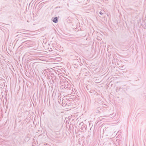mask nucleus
<instances>
[{
  "instance_id": "f03ea898",
  "label": "nucleus",
  "mask_w": 146,
  "mask_h": 146,
  "mask_svg": "<svg viewBox=\"0 0 146 146\" xmlns=\"http://www.w3.org/2000/svg\"><path fill=\"white\" fill-rule=\"evenodd\" d=\"M61 88L62 89L64 88L66 90H70L71 89V87L70 85L67 86L62 85L61 86Z\"/></svg>"
},
{
  "instance_id": "20e7f679",
  "label": "nucleus",
  "mask_w": 146,
  "mask_h": 146,
  "mask_svg": "<svg viewBox=\"0 0 146 146\" xmlns=\"http://www.w3.org/2000/svg\"><path fill=\"white\" fill-rule=\"evenodd\" d=\"M61 98V97H60V96H58V101L59 102V103L61 104V103H62V102L61 101V99L60 98Z\"/></svg>"
},
{
  "instance_id": "f257e3e1",
  "label": "nucleus",
  "mask_w": 146,
  "mask_h": 146,
  "mask_svg": "<svg viewBox=\"0 0 146 146\" xmlns=\"http://www.w3.org/2000/svg\"><path fill=\"white\" fill-rule=\"evenodd\" d=\"M50 121L52 123V125L53 127L56 128L58 127L59 120L57 117L54 116L53 118L51 119Z\"/></svg>"
},
{
  "instance_id": "39448f33",
  "label": "nucleus",
  "mask_w": 146,
  "mask_h": 146,
  "mask_svg": "<svg viewBox=\"0 0 146 146\" xmlns=\"http://www.w3.org/2000/svg\"><path fill=\"white\" fill-rule=\"evenodd\" d=\"M99 14L101 15H102L103 14V13L102 12V11H100L99 13Z\"/></svg>"
},
{
  "instance_id": "7ed1b4c3",
  "label": "nucleus",
  "mask_w": 146,
  "mask_h": 146,
  "mask_svg": "<svg viewBox=\"0 0 146 146\" xmlns=\"http://www.w3.org/2000/svg\"><path fill=\"white\" fill-rule=\"evenodd\" d=\"M53 19L52 20V21L53 22L55 23H56L58 22V18L57 17H55L54 18L53 17L52 18Z\"/></svg>"
}]
</instances>
